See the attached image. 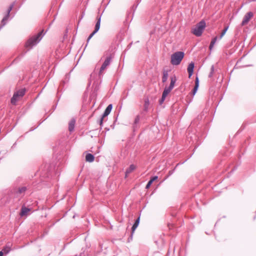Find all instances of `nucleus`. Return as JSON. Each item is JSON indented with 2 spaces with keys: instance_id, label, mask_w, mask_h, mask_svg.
Instances as JSON below:
<instances>
[{
  "instance_id": "f257e3e1",
  "label": "nucleus",
  "mask_w": 256,
  "mask_h": 256,
  "mask_svg": "<svg viewBox=\"0 0 256 256\" xmlns=\"http://www.w3.org/2000/svg\"><path fill=\"white\" fill-rule=\"evenodd\" d=\"M44 34L45 33L42 30L36 34L30 37L26 42V47L28 50L32 48L33 46H36L40 41Z\"/></svg>"
},
{
  "instance_id": "f03ea898",
  "label": "nucleus",
  "mask_w": 256,
  "mask_h": 256,
  "mask_svg": "<svg viewBox=\"0 0 256 256\" xmlns=\"http://www.w3.org/2000/svg\"><path fill=\"white\" fill-rule=\"evenodd\" d=\"M206 26V22L204 20H201L192 29V32L196 36H200Z\"/></svg>"
},
{
  "instance_id": "7ed1b4c3",
  "label": "nucleus",
  "mask_w": 256,
  "mask_h": 256,
  "mask_svg": "<svg viewBox=\"0 0 256 256\" xmlns=\"http://www.w3.org/2000/svg\"><path fill=\"white\" fill-rule=\"evenodd\" d=\"M184 52H177L171 56L170 62L172 65H178L180 64L184 58Z\"/></svg>"
},
{
  "instance_id": "20e7f679",
  "label": "nucleus",
  "mask_w": 256,
  "mask_h": 256,
  "mask_svg": "<svg viewBox=\"0 0 256 256\" xmlns=\"http://www.w3.org/2000/svg\"><path fill=\"white\" fill-rule=\"evenodd\" d=\"M25 89H20L15 92L11 98V104L15 105L17 102L20 100L25 94Z\"/></svg>"
},
{
  "instance_id": "39448f33",
  "label": "nucleus",
  "mask_w": 256,
  "mask_h": 256,
  "mask_svg": "<svg viewBox=\"0 0 256 256\" xmlns=\"http://www.w3.org/2000/svg\"><path fill=\"white\" fill-rule=\"evenodd\" d=\"M27 190L26 186H22L18 188H15L12 190V193L14 194L15 197H20L24 195Z\"/></svg>"
},
{
  "instance_id": "423d86ee",
  "label": "nucleus",
  "mask_w": 256,
  "mask_h": 256,
  "mask_svg": "<svg viewBox=\"0 0 256 256\" xmlns=\"http://www.w3.org/2000/svg\"><path fill=\"white\" fill-rule=\"evenodd\" d=\"M14 6V4H12L7 10V12L6 16L2 19L1 24H0V30L6 24V22L10 18V13L12 10L13 7Z\"/></svg>"
},
{
  "instance_id": "0eeeda50",
  "label": "nucleus",
  "mask_w": 256,
  "mask_h": 256,
  "mask_svg": "<svg viewBox=\"0 0 256 256\" xmlns=\"http://www.w3.org/2000/svg\"><path fill=\"white\" fill-rule=\"evenodd\" d=\"M96 95V94L93 92L88 98V96L86 98V96H84V104L85 106L88 104L89 102L90 104L92 102V105L90 106V107H92L95 104L94 98Z\"/></svg>"
},
{
  "instance_id": "6e6552de",
  "label": "nucleus",
  "mask_w": 256,
  "mask_h": 256,
  "mask_svg": "<svg viewBox=\"0 0 256 256\" xmlns=\"http://www.w3.org/2000/svg\"><path fill=\"white\" fill-rule=\"evenodd\" d=\"M253 16L254 14L252 12H247L244 17L241 25L244 26L248 24L250 20L253 17Z\"/></svg>"
},
{
  "instance_id": "1a4fd4ad",
  "label": "nucleus",
  "mask_w": 256,
  "mask_h": 256,
  "mask_svg": "<svg viewBox=\"0 0 256 256\" xmlns=\"http://www.w3.org/2000/svg\"><path fill=\"white\" fill-rule=\"evenodd\" d=\"M112 60V56H108L106 59L104 60V62L102 64L100 70V72L102 73L106 68L110 64V63Z\"/></svg>"
},
{
  "instance_id": "9d476101",
  "label": "nucleus",
  "mask_w": 256,
  "mask_h": 256,
  "mask_svg": "<svg viewBox=\"0 0 256 256\" xmlns=\"http://www.w3.org/2000/svg\"><path fill=\"white\" fill-rule=\"evenodd\" d=\"M176 78L174 76L170 78V83L168 87H166L164 88L170 92L174 86V84L176 82Z\"/></svg>"
},
{
  "instance_id": "9b49d317",
  "label": "nucleus",
  "mask_w": 256,
  "mask_h": 256,
  "mask_svg": "<svg viewBox=\"0 0 256 256\" xmlns=\"http://www.w3.org/2000/svg\"><path fill=\"white\" fill-rule=\"evenodd\" d=\"M12 246V244L10 242L8 243L0 252H3V254H7L11 250Z\"/></svg>"
},
{
  "instance_id": "f8f14e48",
  "label": "nucleus",
  "mask_w": 256,
  "mask_h": 256,
  "mask_svg": "<svg viewBox=\"0 0 256 256\" xmlns=\"http://www.w3.org/2000/svg\"><path fill=\"white\" fill-rule=\"evenodd\" d=\"M76 122V119L74 118H72L70 121L68 123V130L70 132L74 130Z\"/></svg>"
},
{
  "instance_id": "ddd939ff",
  "label": "nucleus",
  "mask_w": 256,
  "mask_h": 256,
  "mask_svg": "<svg viewBox=\"0 0 256 256\" xmlns=\"http://www.w3.org/2000/svg\"><path fill=\"white\" fill-rule=\"evenodd\" d=\"M194 68V63L192 62H190L188 67V77L190 78V76H192L193 74Z\"/></svg>"
},
{
  "instance_id": "4468645a",
  "label": "nucleus",
  "mask_w": 256,
  "mask_h": 256,
  "mask_svg": "<svg viewBox=\"0 0 256 256\" xmlns=\"http://www.w3.org/2000/svg\"><path fill=\"white\" fill-rule=\"evenodd\" d=\"M30 210V209L25 206H22L20 215L22 216H26Z\"/></svg>"
},
{
  "instance_id": "2eb2a0df",
  "label": "nucleus",
  "mask_w": 256,
  "mask_h": 256,
  "mask_svg": "<svg viewBox=\"0 0 256 256\" xmlns=\"http://www.w3.org/2000/svg\"><path fill=\"white\" fill-rule=\"evenodd\" d=\"M140 216H139L135 221L134 224H133L132 228V234H134L136 229L138 226L139 224H140Z\"/></svg>"
},
{
  "instance_id": "dca6fc26",
  "label": "nucleus",
  "mask_w": 256,
  "mask_h": 256,
  "mask_svg": "<svg viewBox=\"0 0 256 256\" xmlns=\"http://www.w3.org/2000/svg\"><path fill=\"white\" fill-rule=\"evenodd\" d=\"M48 168V166L47 165L44 166V170H42V173L40 174L41 177H49V174L48 172L47 168Z\"/></svg>"
},
{
  "instance_id": "f3484780",
  "label": "nucleus",
  "mask_w": 256,
  "mask_h": 256,
  "mask_svg": "<svg viewBox=\"0 0 256 256\" xmlns=\"http://www.w3.org/2000/svg\"><path fill=\"white\" fill-rule=\"evenodd\" d=\"M158 177L157 176H154L147 183V184H146V189H148L150 188V186L151 184H152V183L155 180L158 179Z\"/></svg>"
},
{
  "instance_id": "a211bd4d",
  "label": "nucleus",
  "mask_w": 256,
  "mask_h": 256,
  "mask_svg": "<svg viewBox=\"0 0 256 256\" xmlns=\"http://www.w3.org/2000/svg\"><path fill=\"white\" fill-rule=\"evenodd\" d=\"M86 160L88 162H92L94 160V156L91 154H88L86 156Z\"/></svg>"
},
{
  "instance_id": "6ab92c4d",
  "label": "nucleus",
  "mask_w": 256,
  "mask_h": 256,
  "mask_svg": "<svg viewBox=\"0 0 256 256\" xmlns=\"http://www.w3.org/2000/svg\"><path fill=\"white\" fill-rule=\"evenodd\" d=\"M96 20L97 22L95 26L94 30H96V32H98L100 28V16H97Z\"/></svg>"
},
{
  "instance_id": "aec40b11",
  "label": "nucleus",
  "mask_w": 256,
  "mask_h": 256,
  "mask_svg": "<svg viewBox=\"0 0 256 256\" xmlns=\"http://www.w3.org/2000/svg\"><path fill=\"white\" fill-rule=\"evenodd\" d=\"M168 76V72L166 70H164L163 72V76H162V82L164 83L166 82Z\"/></svg>"
},
{
  "instance_id": "412c9836",
  "label": "nucleus",
  "mask_w": 256,
  "mask_h": 256,
  "mask_svg": "<svg viewBox=\"0 0 256 256\" xmlns=\"http://www.w3.org/2000/svg\"><path fill=\"white\" fill-rule=\"evenodd\" d=\"M217 40H218V37L217 36L214 37V38H213L210 44V45L209 46V48H210V50L212 49V48H213L214 44H216Z\"/></svg>"
},
{
  "instance_id": "4be33fe9",
  "label": "nucleus",
  "mask_w": 256,
  "mask_h": 256,
  "mask_svg": "<svg viewBox=\"0 0 256 256\" xmlns=\"http://www.w3.org/2000/svg\"><path fill=\"white\" fill-rule=\"evenodd\" d=\"M136 168V166L134 164H131L129 168L126 170V174H130Z\"/></svg>"
},
{
  "instance_id": "5701e85b",
  "label": "nucleus",
  "mask_w": 256,
  "mask_h": 256,
  "mask_svg": "<svg viewBox=\"0 0 256 256\" xmlns=\"http://www.w3.org/2000/svg\"><path fill=\"white\" fill-rule=\"evenodd\" d=\"M140 116H138L135 120H134V129L136 128L138 126V124L139 122H140Z\"/></svg>"
},
{
  "instance_id": "b1692460",
  "label": "nucleus",
  "mask_w": 256,
  "mask_h": 256,
  "mask_svg": "<svg viewBox=\"0 0 256 256\" xmlns=\"http://www.w3.org/2000/svg\"><path fill=\"white\" fill-rule=\"evenodd\" d=\"M170 92L164 88L161 98L165 100L166 98Z\"/></svg>"
},
{
  "instance_id": "393cba45",
  "label": "nucleus",
  "mask_w": 256,
  "mask_h": 256,
  "mask_svg": "<svg viewBox=\"0 0 256 256\" xmlns=\"http://www.w3.org/2000/svg\"><path fill=\"white\" fill-rule=\"evenodd\" d=\"M228 26H226L224 28L222 31V33L218 38L219 40H220L224 36L226 32L228 30Z\"/></svg>"
},
{
  "instance_id": "a878e982",
  "label": "nucleus",
  "mask_w": 256,
  "mask_h": 256,
  "mask_svg": "<svg viewBox=\"0 0 256 256\" xmlns=\"http://www.w3.org/2000/svg\"><path fill=\"white\" fill-rule=\"evenodd\" d=\"M109 114H110V113H104V114H102V116L101 117V118L100 120V126H102L104 118L105 117L107 116Z\"/></svg>"
},
{
  "instance_id": "bb28decb",
  "label": "nucleus",
  "mask_w": 256,
  "mask_h": 256,
  "mask_svg": "<svg viewBox=\"0 0 256 256\" xmlns=\"http://www.w3.org/2000/svg\"><path fill=\"white\" fill-rule=\"evenodd\" d=\"M149 106V100L148 98H146L144 100V109L145 110H148V106Z\"/></svg>"
},
{
  "instance_id": "cd10ccee",
  "label": "nucleus",
  "mask_w": 256,
  "mask_h": 256,
  "mask_svg": "<svg viewBox=\"0 0 256 256\" xmlns=\"http://www.w3.org/2000/svg\"><path fill=\"white\" fill-rule=\"evenodd\" d=\"M214 66H211V68H210V72L209 74V76H208L210 78H212V76H213V74L214 73Z\"/></svg>"
},
{
  "instance_id": "c85d7f7f",
  "label": "nucleus",
  "mask_w": 256,
  "mask_h": 256,
  "mask_svg": "<svg viewBox=\"0 0 256 256\" xmlns=\"http://www.w3.org/2000/svg\"><path fill=\"white\" fill-rule=\"evenodd\" d=\"M112 108V104H109L106 109L104 110V112H110Z\"/></svg>"
},
{
  "instance_id": "c756f323",
  "label": "nucleus",
  "mask_w": 256,
  "mask_h": 256,
  "mask_svg": "<svg viewBox=\"0 0 256 256\" xmlns=\"http://www.w3.org/2000/svg\"><path fill=\"white\" fill-rule=\"evenodd\" d=\"M98 32H96V30H94V31L89 36L88 38L87 42H88L89 40H90V38L94 36V35L96 33Z\"/></svg>"
},
{
  "instance_id": "7c9ffc66",
  "label": "nucleus",
  "mask_w": 256,
  "mask_h": 256,
  "mask_svg": "<svg viewBox=\"0 0 256 256\" xmlns=\"http://www.w3.org/2000/svg\"><path fill=\"white\" fill-rule=\"evenodd\" d=\"M198 90V88H194L193 90H192V94H193V95H194L196 93V91Z\"/></svg>"
},
{
  "instance_id": "2f4dec72",
  "label": "nucleus",
  "mask_w": 256,
  "mask_h": 256,
  "mask_svg": "<svg viewBox=\"0 0 256 256\" xmlns=\"http://www.w3.org/2000/svg\"><path fill=\"white\" fill-rule=\"evenodd\" d=\"M164 100L162 99V98H161L160 100H159V103L160 104H162L164 102Z\"/></svg>"
},
{
  "instance_id": "473e14b6",
  "label": "nucleus",
  "mask_w": 256,
  "mask_h": 256,
  "mask_svg": "<svg viewBox=\"0 0 256 256\" xmlns=\"http://www.w3.org/2000/svg\"><path fill=\"white\" fill-rule=\"evenodd\" d=\"M132 235L133 234H132V232H131V235H130V237L128 238V241L129 242H130V240H132Z\"/></svg>"
},
{
  "instance_id": "72a5a7b5",
  "label": "nucleus",
  "mask_w": 256,
  "mask_h": 256,
  "mask_svg": "<svg viewBox=\"0 0 256 256\" xmlns=\"http://www.w3.org/2000/svg\"><path fill=\"white\" fill-rule=\"evenodd\" d=\"M132 235L133 234H132V232H131V235H130V237L128 238V241L129 242H130V240H132Z\"/></svg>"
},
{
  "instance_id": "f704fd0d",
  "label": "nucleus",
  "mask_w": 256,
  "mask_h": 256,
  "mask_svg": "<svg viewBox=\"0 0 256 256\" xmlns=\"http://www.w3.org/2000/svg\"><path fill=\"white\" fill-rule=\"evenodd\" d=\"M195 84H198V78H196V82H195Z\"/></svg>"
},
{
  "instance_id": "c9c22d12",
  "label": "nucleus",
  "mask_w": 256,
  "mask_h": 256,
  "mask_svg": "<svg viewBox=\"0 0 256 256\" xmlns=\"http://www.w3.org/2000/svg\"><path fill=\"white\" fill-rule=\"evenodd\" d=\"M198 86H199V84H195V86H194V88H198Z\"/></svg>"
},
{
  "instance_id": "e433bc0d",
  "label": "nucleus",
  "mask_w": 256,
  "mask_h": 256,
  "mask_svg": "<svg viewBox=\"0 0 256 256\" xmlns=\"http://www.w3.org/2000/svg\"><path fill=\"white\" fill-rule=\"evenodd\" d=\"M3 256V252H0V256Z\"/></svg>"
},
{
  "instance_id": "4c0bfd02",
  "label": "nucleus",
  "mask_w": 256,
  "mask_h": 256,
  "mask_svg": "<svg viewBox=\"0 0 256 256\" xmlns=\"http://www.w3.org/2000/svg\"><path fill=\"white\" fill-rule=\"evenodd\" d=\"M48 118V116H47L46 118L44 119V120H46V119H47V118Z\"/></svg>"
},
{
  "instance_id": "58836bf2",
  "label": "nucleus",
  "mask_w": 256,
  "mask_h": 256,
  "mask_svg": "<svg viewBox=\"0 0 256 256\" xmlns=\"http://www.w3.org/2000/svg\"><path fill=\"white\" fill-rule=\"evenodd\" d=\"M48 118V116H47L46 118L44 119V120H46V119H47V118Z\"/></svg>"
},
{
  "instance_id": "ea45409f",
  "label": "nucleus",
  "mask_w": 256,
  "mask_h": 256,
  "mask_svg": "<svg viewBox=\"0 0 256 256\" xmlns=\"http://www.w3.org/2000/svg\"><path fill=\"white\" fill-rule=\"evenodd\" d=\"M48 118V116H47L46 118L44 119V120H46V119H47V118Z\"/></svg>"
},
{
  "instance_id": "a19ab883",
  "label": "nucleus",
  "mask_w": 256,
  "mask_h": 256,
  "mask_svg": "<svg viewBox=\"0 0 256 256\" xmlns=\"http://www.w3.org/2000/svg\"><path fill=\"white\" fill-rule=\"evenodd\" d=\"M48 118V116H47L46 118L44 119V120H46V119H47V118Z\"/></svg>"
},
{
  "instance_id": "79ce46f5",
  "label": "nucleus",
  "mask_w": 256,
  "mask_h": 256,
  "mask_svg": "<svg viewBox=\"0 0 256 256\" xmlns=\"http://www.w3.org/2000/svg\"><path fill=\"white\" fill-rule=\"evenodd\" d=\"M48 118V116H47L46 118L44 119V120H46V119H47V118Z\"/></svg>"
}]
</instances>
